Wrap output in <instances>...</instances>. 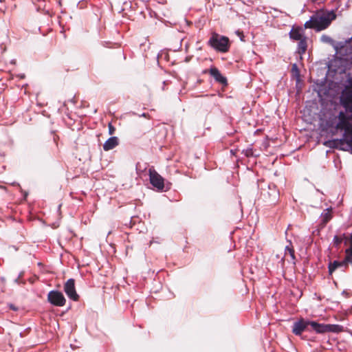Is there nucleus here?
I'll return each instance as SVG.
<instances>
[{
  "label": "nucleus",
  "instance_id": "412c9836",
  "mask_svg": "<svg viewBox=\"0 0 352 352\" xmlns=\"http://www.w3.org/2000/svg\"><path fill=\"white\" fill-rule=\"evenodd\" d=\"M108 129H109V133L110 135H113L114 133H115V131H116V129L115 127L112 125L111 123H109L108 124Z\"/></svg>",
  "mask_w": 352,
  "mask_h": 352
},
{
  "label": "nucleus",
  "instance_id": "a211bd4d",
  "mask_svg": "<svg viewBox=\"0 0 352 352\" xmlns=\"http://www.w3.org/2000/svg\"><path fill=\"white\" fill-rule=\"evenodd\" d=\"M242 153H243L245 155V156L247 157H253L254 152H253L252 147L250 146L248 148H247L246 149H243L242 151Z\"/></svg>",
  "mask_w": 352,
  "mask_h": 352
},
{
  "label": "nucleus",
  "instance_id": "7ed1b4c3",
  "mask_svg": "<svg viewBox=\"0 0 352 352\" xmlns=\"http://www.w3.org/2000/svg\"><path fill=\"white\" fill-rule=\"evenodd\" d=\"M149 181L153 187L158 191H166L169 188L165 190L164 179L154 169L150 168L148 169Z\"/></svg>",
  "mask_w": 352,
  "mask_h": 352
},
{
  "label": "nucleus",
  "instance_id": "39448f33",
  "mask_svg": "<svg viewBox=\"0 0 352 352\" xmlns=\"http://www.w3.org/2000/svg\"><path fill=\"white\" fill-rule=\"evenodd\" d=\"M64 292L69 298L74 301L78 300L79 296L76 293L75 287V280L74 278H69L64 285Z\"/></svg>",
  "mask_w": 352,
  "mask_h": 352
},
{
  "label": "nucleus",
  "instance_id": "9d476101",
  "mask_svg": "<svg viewBox=\"0 0 352 352\" xmlns=\"http://www.w3.org/2000/svg\"><path fill=\"white\" fill-rule=\"evenodd\" d=\"M302 32L303 30L300 27L293 28L289 32V37L291 39L299 41L305 37Z\"/></svg>",
  "mask_w": 352,
  "mask_h": 352
},
{
  "label": "nucleus",
  "instance_id": "9b49d317",
  "mask_svg": "<svg viewBox=\"0 0 352 352\" xmlns=\"http://www.w3.org/2000/svg\"><path fill=\"white\" fill-rule=\"evenodd\" d=\"M332 214L331 213V210L329 208H327L323 210L322 214H320V225L322 228H324L326 224L331 219Z\"/></svg>",
  "mask_w": 352,
  "mask_h": 352
},
{
  "label": "nucleus",
  "instance_id": "ddd939ff",
  "mask_svg": "<svg viewBox=\"0 0 352 352\" xmlns=\"http://www.w3.org/2000/svg\"><path fill=\"white\" fill-rule=\"evenodd\" d=\"M298 47H297V53L300 55H302L305 53L307 48V39L306 37H304L303 38L298 41Z\"/></svg>",
  "mask_w": 352,
  "mask_h": 352
},
{
  "label": "nucleus",
  "instance_id": "20e7f679",
  "mask_svg": "<svg viewBox=\"0 0 352 352\" xmlns=\"http://www.w3.org/2000/svg\"><path fill=\"white\" fill-rule=\"evenodd\" d=\"M48 302L56 307H63L66 299L63 293L58 290H52L47 294Z\"/></svg>",
  "mask_w": 352,
  "mask_h": 352
},
{
  "label": "nucleus",
  "instance_id": "393cba45",
  "mask_svg": "<svg viewBox=\"0 0 352 352\" xmlns=\"http://www.w3.org/2000/svg\"><path fill=\"white\" fill-rule=\"evenodd\" d=\"M21 276V274H20V275H19V278H18L17 279H16V282H17V283H18V280H19V278Z\"/></svg>",
  "mask_w": 352,
  "mask_h": 352
},
{
  "label": "nucleus",
  "instance_id": "b1692460",
  "mask_svg": "<svg viewBox=\"0 0 352 352\" xmlns=\"http://www.w3.org/2000/svg\"><path fill=\"white\" fill-rule=\"evenodd\" d=\"M143 116V117H146V113H143L142 114V116Z\"/></svg>",
  "mask_w": 352,
  "mask_h": 352
},
{
  "label": "nucleus",
  "instance_id": "f8f14e48",
  "mask_svg": "<svg viewBox=\"0 0 352 352\" xmlns=\"http://www.w3.org/2000/svg\"><path fill=\"white\" fill-rule=\"evenodd\" d=\"M347 264L344 260L342 261H334L329 264V272L331 274L338 267H346Z\"/></svg>",
  "mask_w": 352,
  "mask_h": 352
},
{
  "label": "nucleus",
  "instance_id": "6e6552de",
  "mask_svg": "<svg viewBox=\"0 0 352 352\" xmlns=\"http://www.w3.org/2000/svg\"><path fill=\"white\" fill-rule=\"evenodd\" d=\"M210 75L212 76L214 80L223 85H227L228 81L226 77H224L219 70L215 67H211L208 71Z\"/></svg>",
  "mask_w": 352,
  "mask_h": 352
},
{
  "label": "nucleus",
  "instance_id": "5701e85b",
  "mask_svg": "<svg viewBox=\"0 0 352 352\" xmlns=\"http://www.w3.org/2000/svg\"><path fill=\"white\" fill-rule=\"evenodd\" d=\"M10 307L12 310H16V308H15L12 305H11L10 306Z\"/></svg>",
  "mask_w": 352,
  "mask_h": 352
},
{
  "label": "nucleus",
  "instance_id": "4be33fe9",
  "mask_svg": "<svg viewBox=\"0 0 352 352\" xmlns=\"http://www.w3.org/2000/svg\"><path fill=\"white\" fill-rule=\"evenodd\" d=\"M292 72H295L296 76L298 78L299 77V70L298 69V67L296 64H294L292 65Z\"/></svg>",
  "mask_w": 352,
  "mask_h": 352
},
{
  "label": "nucleus",
  "instance_id": "0eeeda50",
  "mask_svg": "<svg viewBox=\"0 0 352 352\" xmlns=\"http://www.w3.org/2000/svg\"><path fill=\"white\" fill-rule=\"evenodd\" d=\"M309 320H305L303 318L295 322L292 327V333L296 336H300L309 325Z\"/></svg>",
  "mask_w": 352,
  "mask_h": 352
},
{
  "label": "nucleus",
  "instance_id": "dca6fc26",
  "mask_svg": "<svg viewBox=\"0 0 352 352\" xmlns=\"http://www.w3.org/2000/svg\"><path fill=\"white\" fill-rule=\"evenodd\" d=\"M287 254H289L294 264H295L296 256H295L294 250L292 245L291 241H289V245H287L285 247V254L287 255Z\"/></svg>",
  "mask_w": 352,
  "mask_h": 352
},
{
  "label": "nucleus",
  "instance_id": "4468645a",
  "mask_svg": "<svg viewBox=\"0 0 352 352\" xmlns=\"http://www.w3.org/2000/svg\"><path fill=\"white\" fill-rule=\"evenodd\" d=\"M350 137H352V135H351V133L350 134L349 133L346 135V140H347L344 142L343 145L340 144L341 146H340L338 148H335L336 149H338V150H341V151H350L351 153H352V143L350 144L348 142V140L350 138Z\"/></svg>",
  "mask_w": 352,
  "mask_h": 352
},
{
  "label": "nucleus",
  "instance_id": "1a4fd4ad",
  "mask_svg": "<svg viewBox=\"0 0 352 352\" xmlns=\"http://www.w3.org/2000/svg\"><path fill=\"white\" fill-rule=\"evenodd\" d=\"M119 144V140L116 136L107 139L103 144V149L105 151H110L116 147Z\"/></svg>",
  "mask_w": 352,
  "mask_h": 352
},
{
  "label": "nucleus",
  "instance_id": "aec40b11",
  "mask_svg": "<svg viewBox=\"0 0 352 352\" xmlns=\"http://www.w3.org/2000/svg\"><path fill=\"white\" fill-rule=\"evenodd\" d=\"M320 41L325 43H331L333 42V39L330 36L325 34H323L320 37Z\"/></svg>",
  "mask_w": 352,
  "mask_h": 352
},
{
  "label": "nucleus",
  "instance_id": "423d86ee",
  "mask_svg": "<svg viewBox=\"0 0 352 352\" xmlns=\"http://www.w3.org/2000/svg\"><path fill=\"white\" fill-rule=\"evenodd\" d=\"M309 325L318 333H324L327 332H334V331H336L335 329L338 327L337 325H333V324H320L315 321H311L309 322Z\"/></svg>",
  "mask_w": 352,
  "mask_h": 352
},
{
  "label": "nucleus",
  "instance_id": "f3484780",
  "mask_svg": "<svg viewBox=\"0 0 352 352\" xmlns=\"http://www.w3.org/2000/svg\"><path fill=\"white\" fill-rule=\"evenodd\" d=\"M342 235L345 236L343 241L344 245H349V247H351L352 233H342Z\"/></svg>",
  "mask_w": 352,
  "mask_h": 352
},
{
  "label": "nucleus",
  "instance_id": "a878e982",
  "mask_svg": "<svg viewBox=\"0 0 352 352\" xmlns=\"http://www.w3.org/2000/svg\"><path fill=\"white\" fill-rule=\"evenodd\" d=\"M236 33H237L238 34H241V35L243 34H242L241 32H240L239 31H237V32H236Z\"/></svg>",
  "mask_w": 352,
  "mask_h": 352
},
{
  "label": "nucleus",
  "instance_id": "f03ea898",
  "mask_svg": "<svg viewBox=\"0 0 352 352\" xmlns=\"http://www.w3.org/2000/svg\"><path fill=\"white\" fill-rule=\"evenodd\" d=\"M208 45L218 52L226 53L229 51L230 43L229 38L217 32H212L208 41Z\"/></svg>",
  "mask_w": 352,
  "mask_h": 352
},
{
  "label": "nucleus",
  "instance_id": "f257e3e1",
  "mask_svg": "<svg viewBox=\"0 0 352 352\" xmlns=\"http://www.w3.org/2000/svg\"><path fill=\"white\" fill-rule=\"evenodd\" d=\"M336 17L333 11L317 12L305 22L304 26L305 28H311L319 32L327 28Z\"/></svg>",
  "mask_w": 352,
  "mask_h": 352
},
{
  "label": "nucleus",
  "instance_id": "2eb2a0df",
  "mask_svg": "<svg viewBox=\"0 0 352 352\" xmlns=\"http://www.w3.org/2000/svg\"><path fill=\"white\" fill-rule=\"evenodd\" d=\"M344 237L345 236L342 235V234L335 235L332 241V245L336 248L338 249L342 243L343 242Z\"/></svg>",
  "mask_w": 352,
  "mask_h": 352
},
{
  "label": "nucleus",
  "instance_id": "bb28decb",
  "mask_svg": "<svg viewBox=\"0 0 352 352\" xmlns=\"http://www.w3.org/2000/svg\"><path fill=\"white\" fill-rule=\"evenodd\" d=\"M351 38H352V37H351Z\"/></svg>",
  "mask_w": 352,
  "mask_h": 352
},
{
  "label": "nucleus",
  "instance_id": "6ab92c4d",
  "mask_svg": "<svg viewBox=\"0 0 352 352\" xmlns=\"http://www.w3.org/2000/svg\"><path fill=\"white\" fill-rule=\"evenodd\" d=\"M347 76L346 82H347V85H345L344 89H349L352 90V77L350 73H348L346 74Z\"/></svg>",
  "mask_w": 352,
  "mask_h": 352
}]
</instances>
